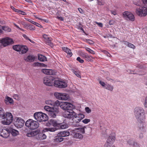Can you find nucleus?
Segmentation results:
<instances>
[{
  "label": "nucleus",
  "instance_id": "obj_1",
  "mask_svg": "<svg viewBox=\"0 0 147 147\" xmlns=\"http://www.w3.org/2000/svg\"><path fill=\"white\" fill-rule=\"evenodd\" d=\"M53 105L54 107L57 108L59 106L61 109L65 111L63 113V116L65 118L73 120L72 126L73 127H79V125L78 123L85 117V115L81 113L78 114L76 113L73 110V105L69 102H60L58 100H57L53 102Z\"/></svg>",
  "mask_w": 147,
  "mask_h": 147
},
{
  "label": "nucleus",
  "instance_id": "obj_2",
  "mask_svg": "<svg viewBox=\"0 0 147 147\" xmlns=\"http://www.w3.org/2000/svg\"><path fill=\"white\" fill-rule=\"evenodd\" d=\"M134 115L137 121L140 123H142L145 119L144 109L142 108L137 107L134 111Z\"/></svg>",
  "mask_w": 147,
  "mask_h": 147
},
{
  "label": "nucleus",
  "instance_id": "obj_3",
  "mask_svg": "<svg viewBox=\"0 0 147 147\" xmlns=\"http://www.w3.org/2000/svg\"><path fill=\"white\" fill-rule=\"evenodd\" d=\"M34 117L35 120L39 122L45 121L48 119V117L47 114L41 112L34 113Z\"/></svg>",
  "mask_w": 147,
  "mask_h": 147
},
{
  "label": "nucleus",
  "instance_id": "obj_4",
  "mask_svg": "<svg viewBox=\"0 0 147 147\" xmlns=\"http://www.w3.org/2000/svg\"><path fill=\"white\" fill-rule=\"evenodd\" d=\"M13 117L12 114L9 112H7L4 115L1 121L3 124L9 125L12 122Z\"/></svg>",
  "mask_w": 147,
  "mask_h": 147
},
{
  "label": "nucleus",
  "instance_id": "obj_5",
  "mask_svg": "<svg viewBox=\"0 0 147 147\" xmlns=\"http://www.w3.org/2000/svg\"><path fill=\"white\" fill-rule=\"evenodd\" d=\"M56 130L55 128H45L43 129L42 132H39L38 137L37 138L38 140H44L46 138V135L48 133L49 131L51 132H54Z\"/></svg>",
  "mask_w": 147,
  "mask_h": 147
},
{
  "label": "nucleus",
  "instance_id": "obj_6",
  "mask_svg": "<svg viewBox=\"0 0 147 147\" xmlns=\"http://www.w3.org/2000/svg\"><path fill=\"white\" fill-rule=\"evenodd\" d=\"M14 42L12 38L6 37L0 39V48L5 47L13 44Z\"/></svg>",
  "mask_w": 147,
  "mask_h": 147
},
{
  "label": "nucleus",
  "instance_id": "obj_7",
  "mask_svg": "<svg viewBox=\"0 0 147 147\" xmlns=\"http://www.w3.org/2000/svg\"><path fill=\"white\" fill-rule=\"evenodd\" d=\"M25 125L30 129H35L38 127L39 124L38 121L29 119L25 122Z\"/></svg>",
  "mask_w": 147,
  "mask_h": 147
},
{
  "label": "nucleus",
  "instance_id": "obj_8",
  "mask_svg": "<svg viewBox=\"0 0 147 147\" xmlns=\"http://www.w3.org/2000/svg\"><path fill=\"white\" fill-rule=\"evenodd\" d=\"M136 12L139 16H145L147 14V7H140L139 8L136 9Z\"/></svg>",
  "mask_w": 147,
  "mask_h": 147
},
{
  "label": "nucleus",
  "instance_id": "obj_9",
  "mask_svg": "<svg viewBox=\"0 0 147 147\" xmlns=\"http://www.w3.org/2000/svg\"><path fill=\"white\" fill-rule=\"evenodd\" d=\"M24 123V120L20 117H16L14 119L13 124L14 125L18 128L22 127Z\"/></svg>",
  "mask_w": 147,
  "mask_h": 147
},
{
  "label": "nucleus",
  "instance_id": "obj_10",
  "mask_svg": "<svg viewBox=\"0 0 147 147\" xmlns=\"http://www.w3.org/2000/svg\"><path fill=\"white\" fill-rule=\"evenodd\" d=\"M123 17L127 20H130L133 21L135 20V18L134 15L131 12L125 11L122 13Z\"/></svg>",
  "mask_w": 147,
  "mask_h": 147
},
{
  "label": "nucleus",
  "instance_id": "obj_11",
  "mask_svg": "<svg viewBox=\"0 0 147 147\" xmlns=\"http://www.w3.org/2000/svg\"><path fill=\"white\" fill-rule=\"evenodd\" d=\"M54 78L52 76L48 77H44L43 79V82L46 85L51 86L54 85Z\"/></svg>",
  "mask_w": 147,
  "mask_h": 147
},
{
  "label": "nucleus",
  "instance_id": "obj_12",
  "mask_svg": "<svg viewBox=\"0 0 147 147\" xmlns=\"http://www.w3.org/2000/svg\"><path fill=\"white\" fill-rule=\"evenodd\" d=\"M55 96L57 99L60 100H66L68 99V95L65 93L55 92L54 94Z\"/></svg>",
  "mask_w": 147,
  "mask_h": 147
},
{
  "label": "nucleus",
  "instance_id": "obj_13",
  "mask_svg": "<svg viewBox=\"0 0 147 147\" xmlns=\"http://www.w3.org/2000/svg\"><path fill=\"white\" fill-rule=\"evenodd\" d=\"M54 85L55 87L60 88H64L67 87L66 83L63 81L59 80H55L54 82Z\"/></svg>",
  "mask_w": 147,
  "mask_h": 147
},
{
  "label": "nucleus",
  "instance_id": "obj_14",
  "mask_svg": "<svg viewBox=\"0 0 147 147\" xmlns=\"http://www.w3.org/2000/svg\"><path fill=\"white\" fill-rule=\"evenodd\" d=\"M70 135L72 136L73 138L81 140L83 138L82 135L76 131L75 130L70 131Z\"/></svg>",
  "mask_w": 147,
  "mask_h": 147
},
{
  "label": "nucleus",
  "instance_id": "obj_15",
  "mask_svg": "<svg viewBox=\"0 0 147 147\" xmlns=\"http://www.w3.org/2000/svg\"><path fill=\"white\" fill-rule=\"evenodd\" d=\"M58 108L53 107L51 110L48 112V114L50 117L55 118L59 113Z\"/></svg>",
  "mask_w": 147,
  "mask_h": 147
},
{
  "label": "nucleus",
  "instance_id": "obj_16",
  "mask_svg": "<svg viewBox=\"0 0 147 147\" xmlns=\"http://www.w3.org/2000/svg\"><path fill=\"white\" fill-rule=\"evenodd\" d=\"M115 139V135L114 133H111L108 137L107 141L108 143L112 145Z\"/></svg>",
  "mask_w": 147,
  "mask_h": 147
},
{
  "label": "nucleus",
  "instance_id": "obj_17",
  "mask_svg": "<svg viewBox=\"0 0 147 147\" xmlns=\"http://www.w3.org/2000/svg\"><path fill=\"white\" fill-rule=\"evenodd\" d=\"M8 130V128L6 129H2L1 131H0V136L5 138H7L9 136L10 134Z\"/></svg>",
  "mask_w": 147,
  "mask_h": 147
},
{
  "label": "nucleus",
  "instance_id": "obj_18",
  "mask_svg": "<svg viewBox=\"0 0 147 147\" xmlns=\"http://www.w3.org/2000/svg\"><path fill=\"white\" fill-rule=\"evenodd\" d=\"M42 72L44 74L49 75H55L56 72L52 69H44L42 70Z\"/></svg>",
  "mask_w": 147,
  "mask_h": 147
},
{
  "label": "nucleus",
  "instance_id": "obj_19",
  "mask_svg": "<svg viewBox=\"0 0 147 147\" xmlns=\"http://www.w3.org/2000/svg\"><path fill=\"white\" fill-rule=\"evenodd\" d=\"M39 132H40V130L38 129H36L27 133L26 136L28 137H34L38 135Z\"/></svg>",
  "mask_w": 147,
  "mask_h": 147
},
{
  "label": "nucleus",
  "instance_id": "obj_20",
  "mask_svg": "<svg viewBox=\"0 0 147 147\" xmlns=\"http://www.w3.org/2000/svg\"><path fill=\"white\" fill-rule=\"evenodd\" d=\"M70 135V133L67 131H61L59 132L57 134L58 137H65L68 136Z\"/></svg>",
  "mask_w": 147,
  "mask_h": 147
},
{
  "label": "nucleus",
  "instance_id": "obj_21",
  "mask_svg": "<svg viewBox=\"0 0 147 147\" xmlns=\"http://www.w3.org/2000/svg\"><path fill=\"white\" fill-rule=\"evenodd\" d=\"M8 129L9 134H11L13 136H16L19 134V132L18 130L11 127H9Z\"/></svg>",
  "mask_w": 147,
  "mask_h": 147
},
{
  "label": "nucleus",
  "instance_id": "obj_22",
  "mask_svg": "<svg viewBox=\"0 0 147 147\" xmlns=\"http://www.w3.org/2000/svg\"><path fill=\"white\" fill-rule=\"evenodd\" d=\"M24 60L27 62H33L35 59V57L34 56L29 55L27 57H24Z\"/></svg>",
  "mask_w": 147,
  "mask_h": 147
},
{
  "label": "nucleus",
  "instance_id": "obj_23",
  "mask_svg": "<svg viewBox=\"0 0 147 147\" xmlns=\"http://www.w3.org/2000/svg\"><path fill=\"white\" fill-rule=\"evenodd\" d=\"M5 102L6 105H8L9 104H13V100L11 98L8 96H7L5 97Z\"/></svg>",
  "mask_w": 147,
  "mask_h": 147
},
{
  "label": "nucleus",
  "instance_id": "obj_24",
  "mask_svg": "<svg viewBox=\"0 0 147 147\" xmlns=\"http://www.w3.org/2000/svg\"><path fill=\"white\" fill-rule=\"evenodd\" d=\"M28 49L26 46L21 45L20 51L21 52V54H25L28 51Z\"/></svg>",
  "mask_w": 147,
  "mask_h": 147
},
{
  "label": "nucleus",
  "instance_id": "obj_25",
  "mask_svg": "<svg viewBox=\"0 0 147 147\" xmlns=\"http://www.w3.org/2000/svg\"><path fill=\"white\" fill-rule=\"evenodd\" d=\"M24 28L26 29H29L30 30H35V27L29 24H25L24 25Z\"/></svg>",
  "mask_w": 147,
  "mask_h": 147
},
{
  "label": "nucleus",
  "instance_id": "obj_26",
  "mask_svg": "<svg viewBox=\"0 0 147 147\" xmlns=\"http://www.w3.org/2000/svg\"><path fill=\"white\" fill-rule=\"evenodd\" d=\"M62 49L67 54L69 57H71L72 55V53H71L70 49L67 47H63L62 48Z\"/></svg>",
  "mask_w": 147,
  "mask_h": 147
},
{
  "label": "nucleus",
  "instance_id": "obj_27",
  "mask_svg": "<svg viewBox=\"0 0 147 147\" xmlns=\"http://www.w3.org/2000/svg\"><path fill=\"white\" fill-rule=\"evenodd\" d=\"M59 123H57V121L51 119L48 121L47 125H52L53 126H55L58 125Z\"/></svg>",
  "mask_w": 147,
  "mask_h": 147
},
{
  "label": "nucleus",
  "instance_id": "obj_28",
  "mask_svg": "<svg viewBox=\"0 0 147 147\" xmlns=\"http://www.w3.org/2000/svg\"><path fill=\"white\" fill-rule=\"evenodd\" d=\"M38 59L41 61H47V58L45 56L40 54H38Z\"/></svg>",
  "mask_w": 147,
  "mask_h": 147
},
{
  "label": "nucleus",
  "instance_id": "obj_29",
  "mask_svg": "<svg viewBox=\"0 0 147 147\" xmlns=\"http://www.w3.org/2000/svg\"><path fill=\"white\" fill-rule=\"evenodd\" d=\"M86 127H82L77 128L75 129V130H77L78 132H80L82 134H84L85 133V128H86Z\"/></svg>",
  "mask_w": 147,
  "mask_h": 147
},
{
  "label": "nucleus",
  "instance_id": "obj_30",
  "mask_svg": "<svg viewBox=\"0 0 147 147\" xmlns=\"http://www.w3.org/2000/svg\"><path fill=\"white\" fill-rule=\"evenodd\" d=\"M58 125L59 127H60L59 128L61 129H66L68 127V125L67 124L63 123L59 124Z\"/></svg>",
  "mask_w": 147,
  "mask_h": 147
},
{
  "label": "nucleus",
  "instance_id": "obj_31",
  "mask_svg": "<svg viewBox=\"0 0 147 147\" xmlns=\"http://www.w3.org/2000/svg\"><path fill=\"white\" fill-rule=\"evenodd\" d=\"M64 138L62 137H58L54 139V141L56 142H59L62 141Z\"/></svg>",
  "mask_w": 147,
  "mask_h": 147
},
{
  "label": "nucleus",
  "instance_id": "obj_32",
  "mask_svg": "<svg viewBox=\"0 0 147 147\" xmlns=\"http://www.w3.org/2000/svg\"><path fill=\"white\" fill-rule=\"evenodd\" d=\"M105 88L111 91H112L113 89V86L108 84H106L105 86Z\"/></svg>",
  "mask_w": 147,
  "mask_h": 147
},
{
  "label": "nucleus",
  "instance_id": "obj_33",
  "mask_svg": "<svg viewBox=\"0 0 147 147\" xmlns=\"http://www.w3.org/2000/svg\"><path fill=\"white\" fill-rule=\"evenodd\" d=\"M20 45H14L13 46V49L17 51H20V49L21 47Z\"/></svg>",
  "mask_w": 147,
  "mask_h": 147
},
{
  "label": "nucleus",
  "instance_id": "obj_34",
  "mask_svg": "<svg viewBox=\"0 0 147 147\" xmlns=\"http://www.w3.org/2000/svg\"><path fill=\"white\" fill-rule=\"evenodd\" d=\"M140 124L139 125L138 127L139 128V130L142 132H144L145 131V130L144 128V127L142 124V123H140Z\"/></svg>",
  "mask_w": 147,
  "mask_h": 147
},
{
  "label": "nucleus",
  "instance_id": "obj_35",
  "mask_svg": "<svg viewBox=\"0 0 147 147\" xmlns=\"http://www.w3.org/2000/svg\"><path fill=\"white\" fill-rule=\"evenodd\" d=\"M46 44L47 45H49L52 47L53 46V43L51 42V39L46 40Z\"/></svg>",
  "mask_w": 147,
  "mask_h": 147
},
{
  "label": "nucleus",
  "instance_id": "obj_36",
  "mask_svg": "<svg viewBox=\"0 0 147 147\" xmlns=\"http://www.w3.org/2000/svg\"><path fill=\"white\" fill-rule=\"evenodd\" d=\"M71 71L73 73H74L77 77H78L79 78H81V76L80 75L78 71L73 69H72L71 70Z\"/></svg>",
  "mask_w": 147,
  "mask_h": 147
},
{
  "label": "nucleus",
  "instance_id": "obj_37",
  "mask_svg": "<svg viewBox=\"0 0 147 147\" xmlns=\"http://www.w3.org/2000/svg\"><path fill=\"white\" fill-rule=\"evenodd\" d=\"M5 114V112L4 109L2 108H0V117L3 118Z\"/></svg>",
  "mask_w": 147,
  "mask_h": 147
},
{
  "label": "nucleus",
  "instance_id": "obj_38",
  "mask_svg": "<svg viewBox=\"0 0 147 147\" xmlns=\"http://www.w3.org/2000/svg\"><path fill=\"white\" fill-rule=\"evenodd\" d=\"M2 29L7 32H9L11 31V29L7 26H3Z\"/></svg>",
  "mask_w": 147,
  "mask_h": 147
},
{
  "label": "nucleus",
  "instance_id": "obj_39",
  "mask_svg": "<svg viewBox=\"0 0 147 147\" xmlns=\"http://www.w3.org/2000/svg\"><path fill=\"white\" fill-rule=\"evenodd\" d=\"M44 109L46 111L49 112L51 110L52 107H51L48 106L46 105L44 106Z\"/></svg>",
  "mask_w": 147,
  "mask_h": 147
},
{
  "label": "nucleus",
  "instance_id": "obj_40",
  "mask_svg": "<svg viewBox=\"0 0 147 147\" xmlns=\"http://www.w3.org/2000/svg\"><path fill=\"white\" fill-rule=\"evenodd\" d=\"M85 49L86 50L90 53L92 54H95L93 50L90 49L88 47H86Z\"/></svg>",
  "mask_w": 147,
  "mask_h": 147
},
{
  "label": "nucleus",
  "instance_id": "obj_41",
  "mask_svg": "<svg viewBox=\"0 0 147 147\" xmlns=\"http://www.w3.org/2000/svg\"><path fill=\"white\" fill-rule=\"evenodd\" d=\"M134 142V141L133 140L130 139L129 140L127 141V143L129 144L131 146H133V144H134V142Z\"/></svg>",
  "mask_w": 147,
  "mask_h": 147
},
{
  "label": "nucleus",
  "instance_id": "obj_42",
  "mask_svg": "<svg viewBox=\"0 0 147 147\" xmlns=\"http://www.w3.org/2000/svg\"><path fill=\"white\" fill-rule=\"evenodd\" d=\"M90 119H84L82 120V121L85 124H87L90 121Z\"/></svg>",
  "mask_w": 147,
  "mask_h": 147
},
{
  "label": "nucleus",
  "instance_id": "obj_43",
  "mask_svg": "<svg viewBox=\"0 0 147 147\" xmlns=\"http://www.w3.org/2000/svg\"><path fill=\"white\" fill-rule=\"evenodd\" d=\"M127 46L129 47L134 49L135 48V46L133 44L129 42V43L128 44Z\"/></svg>",
  "mask_w": 147,
  "mask_h": 147
},
{
  "label": "nucleus",
  "instance_id": "obj_44",
  "mask_svg": "<svg viewBox=\"0 0 147 147\" xmlns=\"http://www.w3.org/2000/svg\"><path fill=\"white\" fill-rule=\"evenodd\" d=\"M76 60L80 63H83L84 62V60L82 59H81L80 57H78L76 59Z\"/></svg>",
  "mask_w": 147,
  "mask_h": 147
},
{
  "label": "nucleus",
  "instance_id": "obj_45",
  "mask_svg": "<svg viewBox=\"0 0 147 147\" xmlns=\"http://www.w3.org/2000/svg\"><path fill=\"white\" fill-rule=\"evenodd\" d=\"M92 58V57L90 56H88V55L85 58V60L88 61H91Z\"/></svg>",
  "mask_w": 147,
  "mask_h": 147
},
{
  "label": "nucleus",
  "instance_id": "obj_46",
  "mask_svg": "<svg viewBox=\"0 0 147 147\" xmlns=\"http://www.w3.org/2000/svg\"><path fill=\"white\" fill-rule=\"evenodd\" d=\"M45 103L47 105H53V102L51 100H48L45 101Z\"/></svg>",
  "mask_w": 147,
  "mask_h": 147
},
{
  "label": "nucleus",
  "instance_id": "obj_47",
  "mask_svg": "<svg viewBox=\"0 0 147 147\" xmlns=\"http://www.w3.org/2000/svg\"><path fill=\"white\" fill-rule=\"evenodd\" d=\"M133 146V147H140L139 144L136 142H134Z\"/></svg>",
  "mask_w": 147,
  "mask_h": 147
},
{
  "label": "nucleus",
  "instance_id": "obj_48",
  "mask_svg": "<svg viewBox=\"0 0 147 147\" xmlns=\"http://www.w3.org/2000/svg\"><path fill=\"white\" fill-rule=\"evenodd\" d=\"M43 37L44 38H45L46 40H47L48 39H52L51 38L49 37L46 34H44L43 35Z\"/></svg>",
  "mask_w": 147,
  "mask_h": 147
},
{
  "label": "nucleus",
  "instance_id": "obj_49",
  "mask_svg": "<svg viewBox=\"0 0 147 147\" xmlns=\"http://www.w3.org/2000/svg\"><path fill=\"white\" fill-rule=\"evenodd\" d=\"M112 145L110 144H109V143H108L106 141L105 144L104 145V147H111Z\"/></svg>",
  "mask_w": 147,
  "mask_h": 147
},
{
  "label": "nucleus",
  "instance_id": "obj_50",
  "mask_svg": "<svg viewBox=\"0 0 147 147\" xmlns=\"http://www.w3.org/2000/svg\"><path fill=\"white\" fill-rule=\"evenodd\" d=\"M98 3L99 5H103L104 4V3L102 1H100V0H97Z\"/></svg>",
  "mask_w": 147,
  "mask_h": 147
},
{
  "label": "nucleus",
  "instance_id": "obj_51",
  "mask_svg": "<svg viewBox=\"0 0 147 147\" xmlns=\"http://www.w3.org/2000/svg\"><path fill=\"white\" fill-rule=\"evenodd\" d=\"M85 110L86 112L88 113H90L91 112L90 109L88 107L85 108Z\"/></svg>",
  "mask_w": 147,
  "mask_h": 147
},
{
  "label": "nucleus",
  "instance_id": "obj_52",
  "mask_svg": "<svg viewBox=\"0 0 147 147\" xmlns=\"http://www.w3.org/2000/svg\"><path fill=\"white\" fill-rule=\"evenodd\" d=\"M33 65L34 66H38L39 67H40V63L37 62H35L33 63Z\"/></svg>",
  "mask_w": 147,
  "mask_h": 147
},
{
  "label": "nucleus",
  "instance_id": "obj_53",
  "mask_svg": "<svg viewBox=\"0 0 147 147\" xmlns=\"http://www.w3.org/2000/svg\"><path fill=\"white\" fill-rule=\"evenodd\" d=\"M86 41L90 44H92L94 43V42L90 39H86Z\"/></svg>",
  "mask_w": 147,
  "mask_h": 147
},
{
  "label": "nucleus",
  "instance_id": "obj_54",
  "mask_svg": "<svg viewBox=\"0 0 147 147\" xmlns=\"http://www.w3.org/2000/svg\"><path fill=\"white\" fill-rule=\"evenodd\" d=\"M88 55V54L87 53H82V54H81V56H82V57H83V58L84 59H85Z\"/></svg>",
  "mask_w": 147,
  "mask_h": 147
},
{
  "label": "nucleus",
  "instance_id": "obj_55",
  "mask_svg": "<svg viewBox=\"0 0 147 147\" xmlns=\"http://www.w3.org/2000/svg\"><path fill=\"white\" fill-rule=\"evenodd\" d=\"M14 98L18 100L19 98V95L17 94H14L13 96Z\"/></svg>",
  "mask_w": 147,
  "mask_h": 147
},
{
  "label": "nucleus",
  "instance_id": "obj_56",
  "mask_svg": "<svg viewBox=\"0 0 147 147\" xmlns=\"http://www.w3.org/2000/svg\"><path fill=\"white\" fill-rule=\"evenodd\" d=\"M144 106L145 107H147V96H146L145 102L144 103Z\"/></svg>",
  "mask_w": 147,
  "mask_h": 147
},
{
  "label": "nucleus",
  "instance_id": "obj_57",
  "mask_svg": "<svg viewBox=\"0 0 147 147\" xmlns=\"http://www.w3.org/2000/svg\"><path fill=\"white\" fill-rule=\"evenodd\" d=\"M99 83L101 84V85L104 87H105V86L106 85V84H105L104 82L101 81H99Z\"/></svg>",
  "mask_w": 147,
  "mask_h": 147
},
{
  "label": "nucleus",
  "instance_id": "obj_58",
  "mask_svg": "<svg viewBox=\"0 0 147 147\" xmlns=\"http://www.w3.org/2000/svg\"><path fill=\"white\" fill-rule=\"evenodd\" d=\"M143 137V134L142 133H140L139 135V138L140 139H142Z\"/></svg>",
  "mask_w": 147,
  "mask_h": 147
},
{
  "label": "nucleus",
  "instance_id": "obj_59",
  "mask_svg": "<svg viewBox=\"0 0 147 147\" xmlns=\"http://www.w3.org/2000/svg\"><path fill=\"white\" fill-rule=\"evenodd\" d=\"M34 25H36V26H37L39 27H40V28H42V25H41L40 24L36 22V23L35 24V23Z\"/></svg>",
  "mask_w": 147,
  "mask_h": 147
},
{
  "label": "nucleus",
  "instance_id": "obj_60",
  "mask_svg": "<svg viewBox=\"0 0 147 147\" xmlns=\"http://www.w3.org/2000/svg\"><path fill=\"white\" fill-rule=\"evenodd\" d=\"M57 18L61 21H63L64 20L63 18L61 17H59L58 16L57 17Z\"/></svg>",
  "mask_w": 147,
  "mask_h": 147
},
{
  "label": "nucleus",
  "instance_id": "obj_61",
  "mask_svg": "<svg viewBox=\"0 0 147 147\" xmlns=\"http://www.w3.org/2000/svg\"><path fill=\"white\" fill-rule=\"evenodd\" d=\"M27 20L31 23H32L33 24H34L36 23V22L32 20H30V19H27Z\"/></svg>",
  "mask_w": 147,
  "mask_h": 147
},
{
  "label": "nucleus",
  "instance_id": "obj_62",
  "mask_svg": "<svg viewBox=\"0 0 147 147\" xmlns=\"http://www.w3.org/2000/svg\"><path fill=\"white\" fill-rule=\"evenodd\" d=\"M96 24L100 27H102L103 26L102 24L101 23L96 22Z\"/></svg>",
  "mask_w": 147,
  "mask_h": 147
},
{
  "label": "nucleus",
  "instance_id": "obj_63",
  "mask_svg": "<svg viewBox=\"0 0 147 147\" xmlns=\"http://www.w3.org/2000/svg\"><path fill=\"white\" fill-rule=\"evenodd\" d=\"M78 9L79 12L81 13L82 14L83 13V10L80 8H78Z\"/></svg>",
  "mask_w": 147,
  "mask_h": 147
},
{
  "label": "nucleus",
  "instance_id": "obj_64",
  "mask_svg": "<svg viewBox=\"0 0 147 147\" xmlns=\"http://www.w3.org/2000/svg\"><path fill=\"white\" fill-rule=\"evenodd\" d=\"M114 23V21L113 20H111L110 21H109V24L110 25H113Z\"/></svg>",
  "mask_w": 147,
  "mask_h": 147
}]
</instances>
